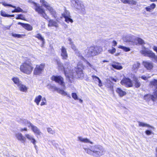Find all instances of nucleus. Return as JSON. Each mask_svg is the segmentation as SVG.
Segmentation results:
<instances>
[{
    "instance_id": "obj_20",
    "label": "nucleus",
    "mask_w": 157,
    "mask_h": 157,
    "mask_svg": "<svg viewBox=\"0 0 157 157\" xmlns=\"http://www.w3.org/2000/svg\"><path fill=\"white\" fill-rule=\"evenodd\" d=\"M144 99L147 100L149 101L151 100L153 101H154L156 100V97L153 95L149 94L145 95L144 96Z\"/></svg>"
},
{
    "instance_id": "obj_52",
    "label": "nucleus",
    "mask_w": 157,
    "mask_h": 157,
    "mask_svg": "<svg viewBox=\"0 0 157 157\" xmlns=\"http://www.w3.org/2000/svg\"><path fill=\"white\" fill-rule=\"evenodd\" d=\"M107 87L109 88L111 91H113V85H110V86L108 85Z\"/></svg>"
},
{
    "instance_id": "obj_5",
    "label": "nucleus",
    "mask_w": 157,
    "mask_h": 157,
    "mask_svg": "<svg viewBox=\"0 0 157 157\" xmlns=\"http://www.w3.org/2000/svg\"><path fill=\"white\" fill-rule=\"evenodd\" d=\"M63 70L66 78L69 80L70 82H72V81L71 79V78L72 80L74 79L72 70L69 69L68 67H63Z\"/></svg>"
},
{
    "instance_id": "obj_47",
    "label": "nucleus",
    "mask_w": 157,
    "mask_h": 157,
    "mask_svg": "<svg viewBox=\"0 0 157 157\" xmlns=\"http://www.w3.org/2000/svg\"><path fill=\"white\" fill-rule=\"evenodd\" d=\"M116 51V49L115 48H113L112 49H109L108 50L109 53L111 54H113L115 53Z\"/></svg>"
},
{
    "instance_id": "obj_40",
    "label": "nucleus",
    "mask_w": 157,
    "mask_h": 157,
    "mask_svg": "<svg viewBox=\"0 0 157 157\" xmlns=\"http://www.w3.org/2000/svg\"><path fill=\"white\" fill-rule=\"evenodd\" d=\"M70 15V14L67 11L64 12L62 14V16L64 18H66V17Z\"/></svg>"
},
{
    "instance_id": "obj_64",
    "label": "nucleus",
    "mask_w": 157,
    "mask_h": 157,
    "mask_svg": "<svg viewBox=\"0 0 157 157\" xmlns=\"http://www.w3.org/2000/svg\"><path fill=\"white\" fill-rule=\"evenodd\" d=\"M155 151H156V154H155V155L156 157H157V147L155 148Z\"/></svg>"
},
{
    "instance_id": "obj_31",
    "label": "nucleus",
    "mask_w": 157,
    "mask_h": 157,
    "mask_svg": "<svg viewBox=\"0 0 157 157\" xmlns=\"http://www.w3.org/2000/svg\"><path fill=\"white\" fill-rule=\"evenodd\" d=\"M35 37L37 38L39 40H40L43 43L44 42V38L42 37L40 33L37 34Z\"/></svg>"
},
{
    "instance_id": "obj_10",
    "label": "nucleus",
    "mask_w": 157,
    "mask_h": 157,
    "mask_svg": "<svg viewBox=\"0 0 157 157\" xmlns=\"http://www.w3.org/2000/svg\"><path fill=\"white\" fill-rule=\"evenodd\" d=\"M87 52L86 56L88 57L91 56H96L95 51L93 46H91L88 47L87 49Z\"/></svg>"
},
{
    "instance_id": "obj_50",
    "label": "nucleus",
    "mask_w": 157,
    "mask_h": 157,
    "mask_svg": "<svg viewBox=\"0 0 157 157\" xmlns=\"http://www.w3.org/2000/svg\"><path fill=\"white\" fill-rule=\"evenodd\" d=\"M15 9L13 10L12 11V13L14 12H20V8L18 7L17 9H16V8Z\"/></svg>"
},
{
    "instance_id": "obj_35",
    "label": "nucleus",
    "mask_w": 157,
    "mask_h": 157,
    "mask_svg": "<svg viewBox=\"0 0 157 157\" xmlns=\"http://www.w3.org/2000/svg\"><path fill=\"white\" fill-rule=\"evenodd\" d=\"M139 125L140 126L147 127H150L151 128H153V127L152 126H151L147 124L144 123L143 122H141L140 121L139 122Z\"/></svg>"
},
{
    "instance_id": "obj_45",
    "label": "nucleus",
    "mask_w": 157,
    "mask_h": 157,
    "mask_svg": "<svg viewBox=\"0 0 157 157\" xmlns=\"http://www.w3.org/2000/svg\"><path fill=\"white\" fill-rule=\"evenodd\" d=\"M20 140H21L22 142H25L26 140V138L23 136L20 133Z\"/></svg>"
},
{
    "instance_id": "obj_62",
    "label": "nucleus",
    "mask_w": 157,
    "mask_h": 157,
    "mask_svg": "<svg viewBox=\"0 0 157 157\" xmlns=\"http://www.w3.org/2000/svg\"><path fill=\"white\" fill-rule=\"evenodd\" d=\"M27 128H21V131H27Z\"/></svg>"
},
{
    "instance_id": "obj_61",
    "label": "nucleus",
    "mask_w": 157,
    "mask_h": 157,
    "mask_svg": "<svg viewBox=\"0 0 157 157\" xmlns=\"http://www.w3.org/2000/svg\"><path fill=\"white\" fill-rule=\"evenodd\" d=\"M141 78L144 80L147 79V78L145 76H142L141 77Z\"/></svg>"
},
{
    "instance_id": "obj_43",
    "label": "nucleus",
    "mask_w": 157,
    "mask_h": 157,
    "mask_svg": "<svg viewBox=\"0 0 157 157\" xmlns=\"http://www.w3.org/2000/svg\"><path fill=\"white\" fill-rule=\"evenodd\" d=\"M58 93L62 95H67L66 92L64 91L63 90L61 89L59 90L58 91Z\"/></svg>"
},
{
    "instance_id": "obj_33",
    "label": "nucleus",
    "mask_w": 157,
    "mask_h": 157,
    "mask_svg": "<svg viewBox=\"0 0 157 157\" xmlns=\"http://www.w3.org/2000/svg\"><path fill=\"white\" fill-rule=\"evenodd\" d=\"M28 87L23 84L20 85V91L24 92H26Z\"/></svg>"
},
{
    "instance_id": "obj_48",
    "label": "nucleus",
    "mask_w": 157,
    "mask_h": 157,
    "mask_svg": "<svg viewBox=\"0 0 157 157\" xmlns=\"http://www.w3.org/2000/svg\"><path fill=\"white\" fill-rule=\"evenodd\" d=\"M72 44L71 45V48L75 51H78V49L73 44V43H71Z\"/></svg>"
},
{
    "instance_id": "obj_42",
    "label": "nucleus",
    "mask_w": 157,
    "mask_h": 157,
    "mask_svg": "<svg viewBox=\"0 0 157 157\" xmlns=\"http://www.w3.org/2000/svg\"><path fill=\"white\" fill-rule=\"evenodd\" d=\"M48 132L50 134H54L55 132L50 128H47Z\"/></svg>"
},
{
    "instance_id": "obj_8",
    "label": "nucleus",
    "mask_w": 157,
    "mask_h": 157,
    "mask_svg": "<svg viewBox=\"0 0 157 157\" xmlns=\"http://www.w3.org/2000/svg\"><path fill=\"white\" fill-rule=\"evenodd\" d=\"M51 79L55 81L56 82L59 83L63 87L65 86V84L64 82V78L61 75H52L51 78Z\"/></svg>"
},
{
    "instance_id": "obj_6",
    "label": "nucleus",
    "mask_w": 157,
    "mask_h": 157,
    "mask_svg": "<svg viewBox=\"0 0 157 157\" xmlns=\"http://www.w3.org/2000/svg\"><path fill=\"white\" fill-rule=\"evenodd\" d=\"M45 67V64L44 63L36 65L33 71V74L35 75H40L44 71Z\"/></svg>"
},
{
    "instance_id": "obj_12",
    "label": "nucleus",
    "mask_w": 157,
    "mask_h": 157,
    "mask_svg": "<svg viewBox=\"0 0 157 157\" xmlns=\"http://www.w3.org/2000/svg\"><path fill=\"white\" fill-rule=\"evenodd\" d=\"M61 56L62 59L63 60H67L68 55L66 48L64 46H62L61 49Z\"/></svg>"
},
{
    "instance_id": "obj_14",
    "label": "nucleus",
    "mask_w": 157,
    "mask_h": 157,
    "mask_svg": "<svg viewBox=\"0 0 157 157\" xmlns=\"http://www.w3.org/2000/svg\"><path fill=\"white\" fill-rule=\"evenodd\" d=\"M132 81L134 84V86L136 88L140 87L141 85L140 82L139 81L137 77L134 75L132 77Z\"/></svg>"
},
{
    "instance_id": "obj_17",
    "label": "nucleus",
    "mask_w": 157,
    "mask_h": 157,
    "mask_svg": "<svg viewBox=\"0 0 157 157\" xmlns=\"http://www.w3.org/2000/svg\"><path fill=\"white\" fill-rule=\"evenodd\" d=\"M25 136L28 140L31 141V143L35 146V147L36 146V141L33 136L29 134H26L25 135Z\"/></svg>"
},
{
    "instance_id": "obj_53",
    "label": "nucleus",
    "mask_w": 157,
    "mask_h": 157,
    "mask_svg": "<svg viewBox=\"0 0 157 157\" xmlns=\"http://www.w3.org/2000/svg\"><path fill=\"white\" fill-rule=\"evenodd\" d=\"M92 77L93 79L95 80H96V79L98 80L100 79L99 77H97L95 75H92Z\"/></svg>"
},
{
    "instance_id": "obj_16",
    "label": "nucleus",
    "mask_w": 157,
    "mask_h": 157,
    "mask_svg": "<svg viewBox=\"0 0 157 157\" xmlns=\"http://www.w3.org/2000/svg\"><path fill=\"white\" fill-rule=\"evenodd\" d=\"M21 25L23 28L28 31H30L33 29V27L30 24L27 23H24L20 22Z\"/></svg>"
},
{
    "instance_id": "obj_30",
    "label": "nucleus",
    "mask_w": 157,
    "mask_h": 157,
    "mask_svg": "<svg viewBox=\"0 0 157 157\" xmlns=\"http://www.w3.org/2000/svg\"><path fill=\"white\" fill-rule=\"evenodd\" d=\"M42 96L41 95H39L36 97L34 101L36 103L37 105H39Z\"/></svg>"
},
{
    "instance_id": "obj_13",
    "label": "nucleus",
    "mask_w": 157,
    "mask_h": 157,
    "mask_svg": "<svg viewBox=\"0 0 157 157\" xmlns=\"http://www.w3.org/2000/svg\"><path fill=\"white\" fill-rule=\"evenodd\" d=\"M143 64L144 67L147 70H151L153 69L154 67L153 63L151 62L147 61H143Z\"/></svg>"
},
{
    "instance_id": "obj_2",
    "label": "nucleus",
    "mask_w": 157,
    "mask_h": 157,
    "mask_svg": "<svg viewBox=\"0 0 157 157\" xmlns=\"http://www.w3.org/2000/svg\"><path fill=\"white\" fill-rule=\"evenodd\" d=\"M33 69V64L31 61H26L20 66V70L27 74L31 73Z\"/></svg>"
},
{
    "instance_id": "obj_32",
    "label": "nucleus",
    "mask_w": 157,
    "mask_h": 157,
    "mask_svg": "<svg viewBox=\"0 0 157 157\" xmlns=\"http://www.w3.org/2000/svg\"><path fill=\"white\" fill-rule=\"evenodd\" d=\"M0 15L3 17H13V15H9L6 13V12L3 10H2L0 12Z\"/></svg>"
},
{
    "instance_id": "obj_63",
    "label": "nucleus",
    "mask_w": 157,
    "mask_h": 157,
    "mask_svg": "<svg viewBox=\"0 0 157 157\" xmlns=\"http://www.w3.org/2000/svg\"><path fill=\"white\" fill-rule=\"evenodd\" d=\"M26 36L25 34H20V38H23L25 36Z\"/></svg>"
},
{
    "instance_id": "obj_23",
    "label": "nucleus",
    "mask_w": 157,
    "mask_h": 157,
    "mask_svg": "<svg viewBox=\"0 0 157 157\" xmlns=\"http://www.w3.org/2000/svg\"><path fill=\"white\" fill-rule=\"evenodd\" d=\"M48 22V27L54 26L56 27H58V25L57 23L53 20L50 19Z\"/></svg>"
},
{
    "instance_id": "obj_9",
    "label": "nucleus",
    "mask_w": 157,
    "mask_h": 157,
    "mask_svg": "<svg viewBox=\"0 0 157 157\" xmlns=\"http://www.w3.org/2000/svg\"><path fill=\"white\" fill-rule=\"evenodd\" d=\"M142 53L144 56L149 58L155 59L157 61V56H155V54L150 50H144L142 51Z\"/></svg>"
},
{
    "instance_id": "obj_37",
    "label": "nucleus",
    "mask_w": 157,
    "mask_h": 157,
    "mask_svg": "<svg viewBox=\"0 0 157 157\" xmlns=\"http://www.w3.org/2000/svg\"><path fill=\"white\" fill-rule=\"evenodd\" d=\"M71 17L70 15L68 16L67 17L65 18V21L67 23H69L70 22L72 23L73 21V20L71 18Z\"/></svg>"
},
{
    "instance_id": "obj_51",
    "label": "nucleus",
    "mask_w": 157,
    "mask_h": 157,
    "mask_svg": "<svg viewBox=\"0 0 157 157\" xmlns=\"http://www.w3.org/2000/svg\"><path fill=\"white\" fill-rule=\"evenodd\" d=\"M146 134L147 135H150L152 133V132L151 130H147L145 131Z\"/></svg>"
},
{
    "instance_id": "obj_3",
    "label": "nucleus",
    "mask_w": 157,
    "mask_h": 157,
    "mask_svg": "<svg viewBox=\"0 0 157 157\" xmlns=\"http://www.w3.org/2000/svg\"><path fill=\"white\" fill-rule=\"evenodd\" d=\"M32 3L35 7L34 10L37 13L47 20L49 19V17L46 13L44 10L41 6L36 2H33Z\"/></svg>"
},
{
    "instance_id": "obj_41",
    "label": "nucleus",
    "mask_w": 157,
    "mask_h": 157,
    "mask_svg": "<svg viewBox=\"0 0 157 157\" xmlns=\"http://www.w3.org/2000/svg\"><path fill=\"white\" fill-rule=\"evenodd\" d=\"M2 4L4 6H9L13 8H15L16 7L15 6H13L11 4H8L5 2H2Z\"/></svg>"
},
{
    "instance_id": "obj_46",
    "label": "nucleus",
    "mask_w": 157,
    "mask_h": 157,
    "mask_svg": "<svg viewBox=\"0 0 157 157\" xmlns=\"http://www.w3.org/2000/svg\"><path fill=\"white\" fill-rule=\"evenodd\" d=\"M42 101L40 105L42 106L46 105V100L45 98H43L42 99Z\"/></svg>"
},
{
    "instance_id": "obj_11",
    "label": "nucleus",
    "mask_w": 157,
    "mask_h": 157,
    "mask_svg": "<svg viewBox=\"0 0 157 157\" xmlns=\"http://www.w3.org/2000/svg\"><path fill=\"white\" fill-rule=\"evenodd\" d=\"M30 126L31 127L32 131L36 136H40L42 134L40 130L36 126L33 125L31 123H30L29 127Z\"/></svg>"
},
{
    "instance_id": "obj_49",
    "label": "nucleus",
    "mask_w": 157,
    "mask_h": 157,
    "mask_svg": "<svg viewBox=\"0 0 157 157\" xmlns=\"http://www.w3.org/2000/svg\"><path fill=\"white\" fill-rule=\"evenodd\" d=\"M12 36L14 37L19 38H20V34H16V33H11Z\"/></svg>"
},
{
    "instance_id": "obj_55",
    "label": "nucleus",
    "mask_w": 157,
    "mask_h": 157,
    "mask_svg": "<svg viewBox=\"0 0 157 157\" xmlns=\"http://www.w3.org/2000/svg\"><path fill=\"white\" fill-rule=\"evenodd\" d=\"M152 49L155 52L157 53V46H154L152 48Z\"/></svg>"
},
{
    "instance_id": "obj_39",
    "label": "nucleus",
    "mask_w": 157,
    "mask_h": 157,
    "mask_svg": "<svg viewBox=\"0 0 157 157\" xmlns=\"http://www.w3.org/2000/svg\"><path fill=\"white\" fill-rule=\"evenodd\" d=\"M12 80L15 84L19 85V80L18 78L14 77L12 78Z\"/></svg>"
},
{
    "instance_id": "obj_38",
    "label": "nucleus",
    "mask_w": 157,
    "mask_h": 157,
    "mask_svg": "<svg viewBox=\"0 0 157 157\" xmlns=\"http://www.w3.org/2000/svg\"><path fill=\"white\" fill-rule=\"evenodd\" d=\"M140 64L138 62H136L133 65V67L134 69H137L140 67Z\"/></svg>"
},
{
    "instance_id": "obj_21",
    "label": "nucleus",
    "mask_w": 157,
    "mask_h": 157,
    "mask_svg": "<svg viewBox=\"0 0 157 157\" xmlns=\"http://www.w3.org/2000/svg\"><path fill=\"white\" fill-rule=\"evenodd\" d=\"M121 2L125 4H127L131 5H135L136 3V2L134 0H120Z\"/></svg>"
},
{
    "instance_id": "obj_18",
    "label": "nucleus",
    "mask_w": 157,
    "mask_h": 157,
    "mask_svg": "<svg viewBox=\"0 0 157 157\" xmlns=\"http://www.w3.org/2000/svg\"><path fill=\"white\" fill-rule=\"evenodd\" d=\"M25 136L28 140L31 141V143L35 146V147L36 146V141L33 136L29 134H26L25 135Z\"/></svg>"
},
{
    "instance_id": "obj_28",
    "label": "nucleus",
    "mask_w": 157,
    "mask_h": 157,
    "mask_svg": "<svg viewBox=\"0 0 157 157\" xmlns=\"http://www.w3.org/2000/svg\"><path fill=\"white\" fill-rule=\"evenodd\" d=\"M40 2L42 4L43 6H44L47 9L51 6L45 0H40Z\"/></svg>"
},
{
    "instance_id": "obj_15",
    "label": "nucleus",
    "mask_w": 157,
    "mask_h": 157,
    "mask_svg": "<svg viewBox=\"0 0 157 157\" xmlns=\"http://www.w3.org/2000/svg\"><path fill=\"white\" fill-rule=\"evenodd\" d=\"M116 92L118 94L120 97H122L126 94V92L123 90L120 87H117L116 88Z\"/></svg>"
},
{
    "instance_id": "obj_24",
    "label": "nucleus",
    "mask_w": 157,
    "mask_h": 157,
    "mask_svg": "<svg viewBox=\"0 0 157 157\" xmlns=\"http://www.w3.org/2000/svg\"><path fill=\"white\" fill-rule=\"evenodd\" d=\"M96 52V55H98L102 51V48L101 46H93Z\"/></svg>"
},
{
    "instance_id": "obj_60",
    "label": "nucleus",
    "mask_w": 157,
    "mask_h": 157,
    "mask_svg": "<svg viewBox=\"0 0 157 157\" xmlns=\"http://www.w3.org/2000/svg\"><path fill=\"white\" fill-rule=\"evenodd\" d=\"M20 19L25 20V17L23 16L22 15L20 14Z\"/></svg>"
},
{
    "instance_id": "obj_19",
    "label": "nucleus",
    "mask_w": 157,
    "mask_h": 157,
    "mask_svg": "<svg viewBox=\"0 0 157 157\" xmlns=\"http://www.w3.org/2000/svg\"><path fill=\"white\" fill-rule=\"evenodd\" d=\"M25 136L28 140L31 141V143L35 146V147L36 146V141L33 136L29 134H26L25 135Z\"/></svg>"
},
{
    "instance_id": "obj_44",
    "label": "nucleus",
    "mask_w": 157,
    "mask_h": 157,
    "mask_svg": "<svg viewBox=\"0 0 157 157\" xmlns=\"http://www.w3.org/2000/svg\"><path fill=\"white\" fill-rule=\"evenodd\" d=\"M72 96L73 98L75 100L78 99V96L75 93H72Z\"/></svg>"
},
{
    "instance_id": "obj_27",
    "label": "nucleus",
    "mask_w": 157,
    "mask_h": 157,
    "mask_svg": "<svg viewBox=\"0 0 157 157\" xmlns=\"http://www.w3.org/2000/svg\"><path fill=\"white\" fill-rule=\"evenodd\" d=\"M79 140L81 142L86 143H90L91 144H93V143L92 142L90 141L87 138H82L81 137H78Z\"/></svg>"
},
{
    "instance_id": "obj_57",
    "label": "nucleus",
    "mask_w": 157,
    "mask_h": 157,
    "mask_svg": "<svg viewBox=\"0 0 157 157\" xmlns=\"http://www.w3.org/2000/svg\"><path fill=\"white\" fill-rule=\"evenodd\" d=\"M154 96L156 97V99L157 98V90L155 91L154 93Z\"/></svg>"
},
{
    "instance_id": "obj_36",
    "label": "nucleus",
    "mask_w": 157,
    "mask_h": 157,
    "mask_svg": "<svg viewBox=\"0 0 157 157\" xmlns=\"http://www.w3.org/2000/svg\"><path fill=\"white\" fill-rule=\"evenodd\" d=\"M118 48L123 49L124 51L125 52H128L130 50V49L129 48L123 46L122 45H119L118 46Z\"/></svg>"
},
{
    "instance_id": "obj_26",
    "label": "nucleus",
    "mask_w": 157,
    "mask_h": 157,
    "mask_svg": "<svg viewBox=\"0 0 157 157\" xmlns=\"http://www.w3.org/2000/svg\"><path fill=\"white\" fill-rule=\"evenodd\" d=\"M115 64H112L111 65L112 67L114 69L117 70H120L123 68V67L119 65L120 64L118 63H115Z\"/></svg>"
},
{
    "instance_id": "obj_54",
    "label": "nucleus",
    "mask_w": 157,
    "mask_h": 157,
    "mask_svg": "<svg viewBox=\"0 0 157 157\" xmlns=\"http://www.w3.org/2000/svg\"><path fill=\"white\" fill-rule=\"evenodd\" d=\"M98 83H98L99 86L100 87L102 86H103V85H102V83L101 82V80L100 79H99L98 80Z\"/></svg>"
},
{
    "instance_id": "obj_34",
    "label": "nucleus",
    "mask_w": 157,
    "mask_h": 157,
    "mask_svg": "<svg viewBox=\"0 0 157 157\" xmlns=\"http://www.w3.org/2000/svg\"><path fill=\"white\" fill-rule=\"evenodd\" d=\"M149 85L150 86H154L156 88H157V80L154 79L153 81H150Z\"/></svg>"
},
{
    "instance_id": "obj_29",
    "label": "nucleus",
    "mask_w": 157,
    "mask_h": 157,
    "mask_svg": "<svg viewBox=\"0 0 157 157\" xmlns=\"http://www.w3.org/2000/svg\"><path fill=\"white\" fill-rule=\"evenodd\" d=\"M136 40L137 41V43H136V45H143L145 44L144 41L140 37H137L136 38Z\"/></svg>"
},
{
    "instance_id": "obj_4",
    "label": "nucleus",
    "mask_w": 157,
    "mask_h": 157,
    "mask_svg": "<svg viewBox=\"0 0 157 157\" xmlns=\"http://www.w3.org/2000/svg\"><path fill=\"white\" fill-rule=\"evenodd\" d=\"M84 66L81 62H79L78 63L77 67H75V69L76 75L78 78H82L84 77L83 70L84 69Z\"/></svg>"
},
{
    "instance_id": "obj_59",
    "label": "nucleus",
    "mask_w": 157,
    "mask_h": 157,
    "mask_svg": "<svg viewBox=\"0 0 157 157\" xmlns=\"http://www.w3.org/2000/svg\"><path fill=\"white\" fill-rule=\"evenodd\" d=\"M10 26H6L4 27V29L5 30H9L10 29Z\"/></svg>"
},
{
    "instance_id": "obj_7",
    "label": "nucleus",
    "mask_w": 157,
    "mask_h": 157,
    "mask_svg": "<svg viewBox=\"0 0 157 157\" xmlns=\"http://www.w3.org/2000/svg\"><path fill=\"white\" fill-rule=\"evenodd\" d=\"M120 83L121 85L126 87H131L133 86L132 81L129 78L124 77L121 80Z\"/></svg>"
},
{
    "instance_id": "obj_56",
    "label": "nucleus",
    "mask_w": 157,
    "mask_h": 157,
    "mask_svg": "<svg viewBox=\"0 0 157 157\" xmlns=\"http://www.w3.org/2000/svg\"><path fill=\"white\" fill-rule=\"evenodd\" d=\"M113 46H115L117 45V42L115 40H113Z\"/></svg>"
},
{
    "instance_id": "obj_1",
    "label": "nucleus",
    "mask_w": 157,
    "mask_h": 157,
    "mask_svg": "<svg viewBox=\"0 0 157 157\" xmlns=\"http://www.w3.org/2000/svg\"><path fill=\"white\" fill-rule=\"evenodd\" d=\"M85 151L88 154L96 157H99L102 155L104 151L102 147L99 145L91 146V149L86 148Z\"/></svg>"
},
{
    "instance_id": "obj_58",
    "label": "nucleus",
    "mask_w": 157,
    "mask_h": 157,
    "mask_svg": "<svg viewBox=\"0 0 157 157\" xmlns=\"http://www.w3.org/2000/svg\"><path fill=\"white\" fill-rule=\"evenodd\" d=\"M110 78H111V80L112 81H113V82H117V79L116 78H113L112 77H111Z\"/></svg>"
},
{
    "instance_id": "obj_22",
    "label": "nucleus",
    "mask_w": 157,
    "mask_h": 157,
    "mask_svg": "<svg viewBox=\"0 0 157 157\" xmlns=\"http://www.w3.org/2000/svg\"><path fill=\"white\" fill-rule=\"evenodd\" d=\"M47 10L49 11L50 13L52 15V16L54 18H56L57 17V16L56 12L52 7L50 6L48 8Z\"/></svg>"
},
{
    "instance_id": "obj_25",
    "label": "nucleus",
    "mask_w": 157,
    "mask_h": 157,
    "mask_svg": "<svg viewBox=\"0 0 157 157\" xmlns=\"http://www.w3.org/2000/svg\"><path fill=\"white\" fill-rule=\"evenodd\" d=\"M156 7V5L154 3L151 4L149 6L145 8V9L147 11L150 12L153 10Z\"/></svg>"
}]
</instances>
